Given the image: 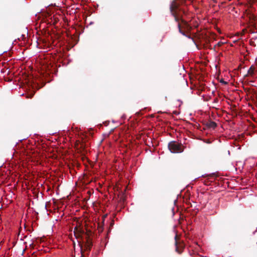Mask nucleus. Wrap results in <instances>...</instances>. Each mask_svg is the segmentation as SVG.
<instances>
[{
	"instance_id": "obj_4",
	"label": "nucleus",
	"mask_w": 257,
	"mask_h": 257,
	"mask_svg": "<svg viewBox=\"0 0 257 257\" xmlns=\"http://www.w3.org/2000/svg\"><path fill=\"white\" fill-rule=\"evenodd\" d=\"M177 237H178L177 235H176L175 237V244H176V251L178 253L180 254V253H181L182 252L184 247H183V246L182 245H178V242H177Z\"/></svg>"
},
{
	"instance_id": "obj_1",
	"label": "nucleus",
	"mask_w": 257,
	"mask_h": 257,
	"mask_svg": "<svg viewBox=\"0 0 257 257\" xmlns=\"http://www.w3.org/2000/svg\"><path fill=\"white\" fill-rule=\"evenodd\" d=\"M184 13H181V16L180 17V19L179 21L177 22L178 23V27L179 29V31L182 35L193 40V38H191L190 35L188 33V32H189L192 30V27L189 25L186 22L182 19V15Z\"/></svg>"
},
{
	"instance_id": "obj_2",
	"label": "nucleus",
	"mask_w": 257,
	"mask_h": 257,
	"mask_svg": "<svg viewBox=\"0 0 257 257\" xmlns=\"http://www.w3.org/2000/svg\"><path fill=\"white\" fill-rule=\"evenodd\" d=\"M168 148L171 153H179L183 151V147L182 144L175 141H172L168 144Z\"/></svg>"
},
{
	"instance_id": "obj_6",
	"label": "nucleus",
	"mask_w": 257,
	"mask_h": 257,
	"mask_svg": "<svg viewBox=\"0 0 257 257\" xmlns=\"http://www.w3.org/2000/svg\"><path fill=\"white\" fill-rule=\"evenodd\" d=\"M254 67L253 66H251L248 70L247 73L245 76H252L254 74Z\"/></svg>"
},
{
	"instance_id": "obj_3",
	"label": "nucleus",
	"mask_w": 257,
	"mask_h": 257,
	"mask_svg": "<svg viewBox=\"0 0 257 257\" xmlns=\"http://www.w3.org/2000/svg\"><path fill=\"white\" fill-rule=\"evenodd\" d=\"M92 233L91 232H86L84 234L83 239L85 240V247L87 250H90L92 246Z\"/></svg>"
},
{
	"instance_id": "obj_7",
	"label": "nucleus",
	"mask_w": 257,
	"mask_h": 257,
	"mask_svg": "<svg viewBox=\"0 0 257 257\" xmlns=\"http://www.w3.org/2000/svg\"><path fill=\"white\" fill-rule=\"evenodd\" d=\"M97 225H98L97 229H98V232H102V231H103V225L99 223H98L97 224Z\"/></svg>"
},
{
	"instance_id": "obj_5",
	"label": "nucleus",
	"mask_w": 257,
	"mask_h": 257,
	"mask_svg": "<svg viewBox=\"0 0 257 257\" xmlns=\"http://www.w3.org/2000/svg\"><path fill=\"white\" fill-rule=\"evenodd\" d=\"M206 126L208 128L214 129L216 127L217 125L215 122L212 121H210L207 122Z\"/></svg>"
},
{
	"instance_id": "obj_10",
	"label": "nucleus",
	"mask_w": 257,
	"mask_h": 257,
	"mask_svg": "<svg viewBox=\"0 0 257 257\" xmlns=\"http://www.w3.org/2000/svg\"><path fill=\"white\" fill-rule=\"evenodd\" d=\"M205 142L207 143V144L211 143V142L209 140H206V141H205Z\"/></svg>"
},
{
	"instance_id": "obj_9",
	"label": "nucleus",
	"mask_w": 257,
	"mask_h": 257,
	"mask_svg": "<svg viewBox=\"0 0 257 257\" xmlns=\"http://www.w3.org/2000/svg\"><path fill=\"white\" fill-rule=\"evenodd\" d=\"M220 82L222 84H227V82L224 81L223 79H222L221 81H220Z\"/></svg>"
},
{
	"instance_id": "obj_8",
	"label": "nucleus",
	"mask_w": 257,
	"mask_h": 257,
	"mask_svg": "<svg viewBox=\"0 0 257 257\" xmlns=\"http://www.w3.org/2000/svg\"><path fill=\"white\" fill-rule=\"evenodd\" d=\"M223 43H222L221 42H219L218 43H217V44L216 45H215L214 46V47H216V46L220 47L223 45Z\"/></svg>"
},
{
	"instance_id": "obj_11",
	"label": "nucleus",
	"mask_w": 257,
	"mask_h": 257,
	"mask_svg": "<svg viewBox=\"0 0 257 257\" xmlns=\"http://www.w3.org/2000/svg\"><path fill=\"white\" fill-rule=\"evenodd\" d=\"M229 1H231V0H228Z\"/></svg>"
}]
</instances>
